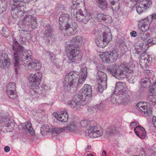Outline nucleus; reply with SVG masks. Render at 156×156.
<instances>
[{
    "instance_id": "obj_1",
    "label": "nucleus",
    "mask_w": 156,
    "mask_h": 156,
    "mask_svg": "<svg viewBox=\"0 0 156 156\" xmlns=\"http://www.w3.org/2000/svg\"><path fill=\"white\" fill-rule=\"evenodd\" d=\"M12 49L14 51V68L16 74L21 70L22 64H25V61L27 62H30L26 65L28 70L35 69L36 65L35 62L36 60H34L32 58V53L30 50L24 49V47L20 45L16 41L13 43Z\"/></svg>"
},
{
    "instance_id": "obj_2",
    "label": "nucleus",
    "mask_w": 156,
    "mask_h": 156,
    "mask_svg": "<svg viewBox=\"0 0 156 156\" xmlns=\"http://www.w3.org/2000/svg\"><path fill=\"white\" fill-rule=\"evenodd\" d=\"M73 21V19L68 13L62 14L60 16L59 29L64 36H70L76 34L77 25Z\"/></svg>"
},
{
    "instance_id": "obj_3",
    "label": "nucleus",
    "mask_w": 156,
    "mask_h": 156,
    "mask_svg": "<svg viewBox=\"0 0 156 156\" xmlns=\"http://www.w3.org/2000/svg\"><path fill=\"white\" fill-rule=\"evenodd\" d=\"M80 5H84V0H72L71 14L72 16L76 18L79 22L86 24L92 18V13L87 11L83 12L79 8Z\"/></svg>"
},
{
    "instance_id": "obj_4",
    "label": "nucleus",
    "mask_w": 156,
    "mask_h": 156,
    "mask_svg": "<svg viewBox=\"0 0 156 156\" xmlns=\"http://www.w3.org/2000/svg\"><path fill=\"white\" fill-rule=\"evenodd\" d=\"M87 76V71L85 69H81L80 73L72 71L68 73L66 76L64 84L65 87H70L76 84L83 83Z\"/></svg>"
},
{
    "instance_id": "obj_5",
    "label": "nucleus",
    "mask_w": 156,
    "mask_h": 156,
    "mask_svg": "<svg viewBox=\"0 0 156 156\" xmlns=\"http://www.w3.org/2000/svg\"><path fill=\"white\" fill-rule=\"evenodd\" d=\"M33 11L30 10L22 12L23 18L20 20L17 23L19 27L21 29L27 28L28 30H31L37 26L36 18L32 15Z\"/></svg>"
},
{
    "instance_id": "obj_6",
    "label": "nucleus",
    "mask_w": 156,
    "mask_h": 156,
    "mask_svg": "<svg viewBox=\"0 0 156 156\" xmlns=\"http://www.w3.org/2000/svg\"><path fill=\"white\" fill-rule=\"evenodd\" d=\"M115 90L116 92L119 93V100L122 103L130 101L133 97V93L128 89L125 82H117Z\"/></svg>"
},
{
    "instance_id": "obj_7",
    "label": "nucleus",
    "mask_w": 156,
    "mask_h": 156,
    "mask_svg": "<svg viewBox=\"0 0 156 156\" xmlns=\"http://www.w3.org/2000/svg\"><path fill=\"white\" fill-rule=\"evenodd\" d=\"M128 65L126 63L123 62L121 63L119 67L116 64H114L111 66H108L107 70L116 79L121 80L126 76L127 70H129Z\"/></svg>"
},
{
    "instance_id": "obj_8",
    "label": "nucleus",
    "mask_w": 156,
    "mask_h": 156,
    "mask_svg": "<svg viewBox=\"0 0 156 156\" xmlns=\"http://www.w3.org/2000/svg\"><path fill=\"white\" fill-rule=\"evenodd\" d=\"M78 47V45L75 44L69 45L68 57L72 63H79L82 60L83 55L79 48H76Z\"/></svg>"
},
{
    "instance_id": "obj_9",
    "label": "nucleus",
    "mask_w": 156,
    "mask_h": 156,
    "mask_svg": "<svg viewBox=\"0 0 156 156\" xmlns=\"http://www.w3.org/2000/svg\"><path fill=\"white\" fill-rule=\"evenodd\" d=\"M101 67L102 69H100L99 67L98 66L97 69L98 71L96 77V81L97 83L96 89L97 91L100 93L103 92V90L105 89L107 87V75L102 71L104 68V66H101Z\"/></svg>"
},
{
    "instance_id": "obj_10",
    "label": "nucleus",
    "mask_w": 156,
    "mask_h": 156,
    "mask_svg": "<svg viewBox=\"0 0 156 156\" xmlns=\"http://www.w3.org/2000/svg\"><path fill=\"white\" fill-rule=\"evenodd\" d=\"M37 0H13L14 2L12 5L11 15L15 18L19 16V13L23 11L24 6L20 4L19 1L25 3H28L31 1L35 2Z\"/></svg>"
},
{
    "instance_id": "obj_11",
    "label": "nucleus",
    "mask_w": 156,
    "mask_h": 156,
    "mask_svg": "<svg viewBox=\"0 0 156 156\" xmlns=\"http://www.w3.org/2000/svg\"><path fill=\"white\" fill-rule=\"evenodd\" d=\"M99 56L103 62L111 63L118 59V51L115 50L112 51L102 52L99 54Z\"/></svg>"
},
{
    "instance_id": "obj_12",
    "label": "nucleus",
    "mask_w": 156,
    "mask_h": 156,
    "mask_svg": "<svg viewBox=\"0 0 156 156\" xmlns=\"http://www.w3.org/2000/svg\"><path fill=\"white\" fill-rule=\"evenodd\" d=\"M92 89L88 84H85L79 91L77 97L80 100H86L87 103L92 98Z\"/></svg>"
},
{
    "instance_id": "obj_13",
    "label": "nucleus",
    "mask_w": 156,
    "mask_h": 156,
    "mask_svg": "<svg viewBox=\"0 0 156 156\" xmlns=\"http://www.w3.org/2000/svg\"><path fill=\"white\" fill-rule=\"evenodd\" d=\"M42 77L41 72H37L35 74H30L29 80L31 88L35 92L39 93V85Z\"/></svg>"
},
{
    "instance_id": "obj_14",
    "label": "nucleus",
    "mask_w": 156,
    "mask_h": 156,
    "mask_svg": "<svg viewBox=\"0 0 156 156\" xmlns=\"http://www.w3.org/2000/svg\"><path fill=\"white\" fill-rule=\"evenodd\" d=\"M136 109L141 115L145 116H149L151 115L152 111L147 104L145 102H140L136 105Z\"/></svg>"
},
{
    "instance_id": "obj_15",
    "label": "nucleus",
    "mask_w": 156,
    "mask_h": 156,
    "mask_svg": "<svg viewBox=\"0 0 156 156\" xmlns=\"http://www.w3.org/2000/svg\"><path fill=\"white\" fill-rule=\"evenodd\" d=\"M102 130L98 125H91L88 129V136L92 138L100 136L103 133Z\"/></svg>"
},
{
    "instance_id": "obj_16",
    "label": "nucleus",
    "mask_w": 156,
    "mask_h": 156,
    "mask_svg": "<svg viewBox=\"0 0 156 156\" xmlns=\"http://www.w3.org/2000/svg\"><path fill=\"white\" fill-rule=\"evenodd\" d=\"M151 20L147 16L146 18L140 20L138 22L139 29L142 32L148 30L151 23Z\"/></svg>"
},
{
    "instance_id": "obj_17",
    "label": "nucleus",
    "mask_w": 156,
    "mask_h": 156,
    "mask_svg": "<svg viewBox=\"0 0 156 156\" xmlns=\"http://www.w3.org/2000/svg\"><path fill=\"white\" fill-rule=\"evenodd\" d=\"M79 101L77 99H73L67 102V105L69 107L74 110H77L80 109V106L81 105H84L87 104V101L86 100L83 101L82 100H80Z\"/></svg>"
},
{
    "instance_id": "obj_18",
    "label": "nucleus",
    "mask_w": 156,
    "mask_h": 156,
    "mask_svg": "<svg viewBox=\"0 0 156 156\" xmlns=\"http://www.w3.org/2000/svg\"><path fill=\"white\" fill-rule=\"evenodd\" d=\"M149 95L147 98L148 101L153 105L156 104V82L149 90Z\"/></svg>"
},
{
    "instance_id": "obj_19",
    "label": "nucleus",
    "mask_w": 156,
    "mask_h": 156,
    "mask_svg": "<svg viewBox=\"0 0 156 156\" xmlns=\"http://www.w3.org/2000/svg\"><path fill=\"white\" fill-rule=\"evenodd\" d=\"M150 63L149 56L147 54L140 56L139 64L141 68L144 70H147L149 64Z\"/></svg>"
},
{
    "instance_id": "obj_20",
    "label": "nucleus",
    "mask_w": 156,
    "mask_h": 156,
    "mask_svg": "<svg viewBox=\"0 0 156 156\" xmlns=\"http://www.w3.org/2000/svg\"><path fill=\"white\" fill-rule=\"evenodd\" d=\"M53 115L58 120L62 122H66L68 119V114L66 111H62L60 113H54Z\"/></svg>"
},
{
    "instance_id": "obj_21",
    "label": "nucleus",
    "mask_w": 156,
    "mask_h": 156,
    "mask_svg": "<svg viewBox=\"0 0 156 156\" xmlns=\"http://www.w3.org/2000/svg\"><path fill=\"white\" fill-rule=\"evenodd\" d=\"M135 133L136 135L142 139H144L146 136V133L142 127L137 126L134 129Z\"/></svg>"
},
{
    "instance_id": "obj_22",
    "label": "nucleus",
    "mask_w": 156,
    "mask_h": 156,
    "mask_svg": "<svg viewBox=\"0 0 156 156\" xmlns=\"http://www.w3.org/2000/svg\"><path fill=\"white\" fill-rule=\"evenodd\" d=\"M134 67L135 65L133 64H131V66H129L128 65V66L129 70H127V73H126V77L127 78L129 82L131 83L134 82V81L135 76L134 75L133 73L132 72L133 71Z\"/></svg>"
},
{
    "instance_id": "obj_23",
    "label": "nucleus",
    "mask_w": 156,
    "mask_h": 156,
    "mask_svg": "<svg viewBox=\"0 0 156 156\" xmlns=\"http://www.w3.org/2000/svg\"><path fill=\"white\" fill-rule=\"evenodd\" d=\"M19 31L20 34V41L21 43L24 42L23 38L26 40L28 39L30 37V34L27 30H19Z\"/></svg>"
},
{
    "instance_id": "obj_24",
    "label": "nucleus",
    "mask_w": 156,
    "mask_h": 156,
    "mask_svg": "<svg viewBox=\"0 0 156 156\" xmlns=\"http://www.w3.org/2000/svg\"><path fill=\"white\" fill-rule=\"evenodd\" d=\"M45 30L44 32V35L46 36V37H53V30L51 26L48 24H46L44 27Z\"/></svg>"
},
{
    "instance_id": "obj_25",
    "label": "nucleus",
    "mask_w": 156,
    "mask_h": 156,
    "mask_svg": "<svg viewBox=\"0 0 156 156\" xmlns=\"http://www.w3.org/2000/svg\"><path fill=\"white\" fill-rule=\"evenodd\" d=\"M78 125H79V123L78 122H73L64 127V129L72 132L74 133L77 129Z\"/></svg>"
},
{
    "instance_id": "obj_26",
    "label": "nucleus",
    "mask_w": 156,
    "mask_h": 156,
    "mask_svg": "<svg viewBox=\"0 0 156 156\" xmlns=\"http://www.w3.org/2000/svg\"><path fill=\"white\" fill-rule=\"evenodd\" d=\"M10 64V62L6 57H1L0 60V66L4 69L8 68Z\"/></svg>"
},
{
    "instance_id": "obj_27",
    "label": "nucleus",
    "mask_w": 156,
    "mask_h": 156,
    "mask_svg": "<svg viewBox=\"0 0 156 156\" xmlns=\"http://www.w3.org/2000/svg\"><path fill=\"white\" fill-rule=\"evenodd\" d=\"M95 42L97 45L100 48L105 47L108 44L107 42H105L103 39L100 38V37H97L96 38Z\"/></svg>"
},
{
    "instance_id": "obj_28",
    "label": "nucleus",
    "mask_w": 156,
    "mask_h": 156,
    "mask_svg": "<svg viewBox=\"0 0 156 156\" xmlns=\"http://www.w3.org/2000/svg\"><path fill=\"white\" fill-rule=\"evenodd\" d=\"M94 16L97 18L98 21H105L106 20L107 16L105 15L101 12H97L94 13Z\"/></svg>"
},
{
    "instance_id": "obj_29",
    "label": "nucleus",
    "mask_w": 156,
    "mask_h": 156,
    "mask_svg": "<svg viewBox=\"0 0 156 156\" xmlns=\"http://www.w3.org/2000/svg\"><path fill=\"white\" fill-rule=\"evenodd\" d=\"M139 3L140 6H143L146 10L151 6L152 2L151 0H142Z\"/></svg>"
},
{
    "instance_id": "obj_30",
    "label": "nucleus",
    "mask_w": 156,
    "mask_h": 156,
    "mask_svg": "<svg viewBox=\"0 0 156 156\" xmlns=\"http://www.w3.org/2000/svg\"><path fill=\"white\" fill-rule=\"evenodd\" d=\"M140 84L142 87L147 88L151 85V82L149 79L145 78L141 80Z\"/></svg>"
},
{
    "instance_id": "obj_31",
    "label": "nucleus",
    "mask_w": 156,
    "mask_h": 156,
    "mask_svg": "<svg viewBox=\"0 0 156 156\" xmlns=\"http://www.w3.org/2000/svg\"><path fill=\"white\" fill-rule=\"evenodd\" d=\"M103 40L107 42L108 44L109 42L112 39L111 33L110 32H104L102 35Z\"/></svg>"
},
{
    "instance_id": "obj_32",
    "label": "nucleus",
    "mask_w": 156,
    "mask_h": 156,
    "mask_svg": "<svg viewBox=\"0 0 156 156\" xmlns=\"http://www.w3.org/2000/svg\"><path fill=\"white\" fill-rule=\"evenodd\" d=\"M99 7L102 10H104L107 8L108 5L105 0H98Z\"/></svg>"
},
{
    "instance_id": "obj_33",
    "label": "nucleus",
    "mask_w": 156,
    "mask_h": 156,
    "mask_svg": "<svg viewBox=\"0 0 156 156\" xmlns=\"http://www.w3.org/2000/svg\"><path fill=\"white\" fill-rule=\"evenodd\" d=\"M25 129H27L30 135H33L34 134V131L32 127L31 123L30 122H26L24 123Z\"/></svg>"
},
{
    "instance_id": "obj_34",
    "label": "nucleus",
    "mask_w": 156,
    "mask_h": 156,
    "mask_svg": "<svg viewBox=\"0 0 156 156\" xmlns=\"http://www.w3.org/2000/svg\"><path fill=\"white\" fill-rule=\"evenodd\" d=\"M112 8L113 10L116 11L119 8V3L118 2H114L112 1L111 2Z\"/></svg>"
},
{
    "instance_id": "obj_35",
    "label": "nucleus",
    "mask_w": 156,
    "mask_h": 156,
    "mask_svg": "<svg viewBox=\"0 0 156 156\" xmlns=\"http://www.w3.org/2000/svg\"><path fill=\"white\" fill-rule=\"evenodd\" d=\"M82 40L83 37H82L77 36L72 38L70 40V43H80L82 41Z\"/></svg>"
},
{
    "instance_id": "obj_36",
    "label": "nucleus",
    "mask_w": 156,
    "mask_h": 156,
    "mask_svg": "<svg viewBox=\"0 0 156 156\" xmlns=\"http://www.w3.org/2000/svg\"><path fill=\"white\" fill-rule=\"evenodd\" d=\"M9 93L8 92V90H6V92L9 97L12 99H14L17 96L16 94V90H10Z\"/></svg>"
},
{
    "instance_id": "obj_37",
    "label": "nucleus",
    "mask_w": 156,
    "mask_h": 156,
    "mask_svg": "<svg viewBox=\"0 0 156 156\" xmlns=\"http://www.w3.org/2000/svg\"><path fill=\"white\" fill-rule=\"evenodd\" d=\"M50 131L49 126L46 124L44 125L41 128V133L42 135L45 132H49Z\"/></svg>"
},
{
    "instance_id": "obj_38",
    "label": "nucleus",
    "mask_w": 156,
    "mask_h": 156,
    "mask_svg": "<svg viewBox=\"0 0 156 156\" xmlns=\"http://www.w3.org/2000/svg\"><path fill=\"white\" fill-rule=\"evenodd\" d=\"M16 84L13 82H10L8 83L7 85L6 90H8V92L9 93L10 90L16 89Z\"/></svg>"
},
{
    "instance_id": "obj_39",
    "label": "nucleus",
    "mask_w": 156,
    "mask_h": 156,
    "mask_svg": "<svg viewBox=\"0 0 156 156\" xmlns=\"http://www.w3.org/2000/svg\"><path fill=\"white\" fill-rule=\"evenodd\" d=\"M136 10L137 12L139 14H141L143 12H145L146 11L145 9L143 6H140V3H139V5L136 6Z\"/></svg>"
},
{
    "instance_id": "obj_40",
    "label": "nucleus",
    "mask_w": 156,
    "mask_h": 156,
    "mask_svg": "<svg viewBox=\"0 0 156 156\" xmlns=\"http://www.w3.org/2000/svg\"><path fill=\"white\" fill-rule=\"evenodd\" d=\"M91 122H90L87 119L83 120L80 121V124L82 126L84 127L87 126L89 123L91 124Z\"/></svg>"
},
{
    "instance_id": "obj_41",
    "label": "nucleus",
    "mask_w": 156,
    "mask_h": 156,
    "mask_svg": "<svg viewBox=\"0 0 156 156\" xmlns=\"http://www.w3.org/2000/svg\"><path fill=\"white\" fill-rule=\"evenodd\" d=\"M117 129L114 126L111 127L109 129V130L107 131V133L108 135H113L116 132Z\"/></svg>"
},
{
    "instance_id": "obj_42",
    "label": "nucleus",
    "mask_w": 156,
    "mask_h": 156,
    "mask_svg": "<svg viewBox=\"0 0 156 156\" xmlns=\"http://www.w3.org/2000/svg\"><path fill=\"white\" fill-rule=\"evenodd\" d=\"M10 32L9 30L6 28H3L2 30V34L5 37H8L9 35Z\"/></svg>"
},
{
    "instance_id": "obj_43",
    "label": "nucleus",
    "mask_w": 156,
    "mask_h": 156,
    "mask_svg": "<svg viewBox=\"0 0 156 156\" xmlns=\"http://www.w3.org/2000/svg\"><path fill=\"white\" fill-rule=\"evenodd\" d=\"M140 38L142 40L145 41L148 38L150 35L148 33H142L140 34Z\"/></svg>"
},
{
    "instance_id": "obj_44",
    "label": "nucleus",
    "mask_w": 156,
    "mask_h": 156,
    "mask_svg": "<svg viewBox=\"0 0 156 156\" xmlns=\"http://www.w3.org/2000/svg\"><path fill=\"white\" fill-rule=\"evenodd\" d=\"M5 125V126L10 130L12 129L13 128V124L11 120H9L8 121L6 122Z\"/></svg>"
},
{
    "instance_id": "obj_45",
    "label": "nucleus",
    "mask_w": 156,
    "mask_h": 156,
    "mask_svg": "<svg viewBox=\"0 0 156 156\" xmlns=\"http://www.w3.org/2000/svg\"><path fill=\"white\" fill-rule=\"evenodd\" d=\"M147 42L150 44H156V38H150L147 41Z\"/></svg>"
},
{
    "instance_id": "obj_46",
    "label": "nucleus",
    "mask_w": 156,
    "mask_h": 156,
    "mask_svg": "<svg viewBox=\"0 0 156 156\" xmlns=\"http://www.w3.org/2000/svg\"><path fill=\"white\" fill-rule=\"evenodd\" d=\"M99 107V105H96L93 106L90 108V112H97Z\"/></svg>"
},
{
    "instance_id": "obj_47",
    "label": "nucleus",
    "mask_w": 156,
    "mask_h": 156,
    "mask_svg": "<svg viewBox=\"0 0 156 156\" xmlns=\"http://www.w3.org/2000/svg\"><path fill=\"white\" fill-rule=\"evenodd\" d=\"M138 156H146V153L144 148H142L140 150Z\"/></svg>"
},
{
    "instance_id": "obj_48",
    "label": "nucleus",
    "mask_w": 156,
    "mask_h": 156,
    "mask_svg": "<svg viewBox=\"0 0 156 156\" xmlns=\"http://www.w3.org/2000/svg\"><path fill=\"white\" fill-rule=\"evenodd\" d=\"M36 65H35V69L36 70H39L41 68V64L40 62L37 60H35Z\"/></svg>"
},
{
    "instance_id": "obj_49",
    "label": "nucleus",
    "mask_w": 156,
    "mask_h": 156,
    "mask_svg": "<svg viewBox=\"0 0 156 156\" xmlns=\"http://www.w3.org/2000/svg\"><path fill=\"white\" fill-rule=\"evenodd\" d=\"M148 45L146 42L143 43V44H140V47L142 49H144V50L147 49L148 48Z\"/></svg>"
},
{
    "instance_id": "obj_50",
    "label": "nucleus",
    "mask_w": 156,
    "mask_h": 156,
    "mask_svg": "<svg viewBox=\"0 0 156 156\" xmlns=\"http://www.w3.org/2000/svg\"><path fill=\"white\" fill-rule=\"evenodd\" d=\"M147 17L149 18L151 20L152 22L153 19H156V14L153 13L151 15L148 16Z\"/></svg>"
},
{
    "instance_id": "obj_51",
    "label": "nucleus",
    "mask_w": 156,
    "mask_h": 156,
    "mask_svg": "<svg viewBox=\"0 0 156 156\" xmlns=\"http://www.w3.org/2000/svg\"><path fill=\"white\" fill-rule=\"evenodd\" d=\"M152 122L154 126L156 128V117H153L152 119Z\"/></svg>"
},
{
    "instance_id": "obj_52",
    "label": "nucleus",
    "mask_w": 156,
    "mask_h": 156,
    "mask_svg": "<svg viewBox=\"0 0 156 156\" xmlns=\"http://www.w3.org/2000/svg\"><path fill=\"white\" fill-rule=\"evenodd\" d=\"M137 124V123L136 121L131 122L130 123V127L131 128H134L135 126H136Z\"/></svg>"
},
{
    "instance_id": "obj_53",
    "label": "nucleus",
    "mask_w": 156,
    "mask_h": 156,
    "mask_svg": "<svg viewBox=\"0 0 156 156\" xmlns=\"http://www.w3.org/2000/svg\"><path fill=\"white\" fill-rule=\"evenodd\" d=\"M130 35L131 37H135L136 36V33L135 31H132L130 33Z\"/></svg>"
},
{
    "instance_id": "obj_54",
    "label": "nucleus",
    "mask_w": 156,
    "mask_h": 156,
    "mask_svg": "<svg viewBox=\"0 0 156 156\" xmlns=\"http://www.w3.org/2000/svg\"><path fill=\"white\" fill-rule=\"evenodd\" d=\"M4 150L5 152H8L10 151V148L9 146H6L4 147Z\"/></svg>"
},
{
    "instance_id": "obj_55",
    "label": "nucleus",
    "mask_w": 156,
    "mask_h": 156,
    "mask_svg": "<svg viewBox=\"0 0 156 156\" xmlns=\"http://www.w3.org/2000/svg\"><path fill=\"white\" fill-rule=\"evenodd\" d=\"M111 102L113 104H115L116 102V98H114L112 97L111 98Z\"/></svg>"
},
{
    "instance_id": "obj_56",
    "label": "nucleus",
    "mask_w": 156,
    "mask_h": 156,
    "mask_svg": "<svg viewBox=\"0 0 156 156\" xmlns=\"http://www.w3.org/2000/svg\"><path fill=\"white\" fill-rule=\"evenodd\" d=\"M142 53V52L141 51V50L139 49L136 50L135 52V53L137 54H140Z\"/></svg>"
},
{
    "instance_id": "obj_57",
    "label": "nucleus",
    "mask_w": 156,
    "mask_h": 156,
    "mask_svg": "<svg viewBox=\"0 0 156 156\" xmlns=\"http://www.w3.org/2000/svg\"><path fill=\"white\" fill-rule=\"evenodd\" d=\"M106 152L104 150H103L102 152V156H106Z\"/></svg>"
},
{
    "instance_id": "obj_58",
    "label": "nucleus",
    "mask_w": 156,
    "mask_h": 156,
    "mask_svg": "<svg viewBox=\"0 0 156 156\" xmlns=\"http://www.w3.org/2000/svg\"><path fill=\"white\" fill-rule=\"evenodd\" d=\"M91 148V146L90 145H88L87 147V150H89Z\"/></svg>"
},
{
    "instance_id": "obj_59",
    "label": "nucleus",
    "mask_w": 156,
    "mask_h": 156,
    "mask_svg": "<svg viewBox=\"0 0 156 156\" xmlns=\"http://www.w3.org/2000/svg\"><path fill=\"white\" fill-rule=\"evenodd\" d=\"M49 55L50 56V57L51 58H53V56L54 55V54L53 53H50L49 54Z\"/></svg>"
},
{
    "instance_id": "obj_60",
    "label": "nucleus",
    "mask_w": 156,
    "mask_h": 156,
    "mask_svg": "<svg viewBox=\"0 0 156 156\" xmlns=\"http://www.w3.org/2000/svg\"><path fill=\"white\" fill-rule=\"evenodd\" d=\"M132 2H139L140 0H130Z\"/></svg>"
},
{
    "instance_id": "obj_61",
    "label": "nucleus",
    "mask_w": 156,
    "mask_h": 156,
    "mask_svg": "<svg viewBox=\"0 0 156 156\" xmlns=\"http://www.w3.org/2000/svg\"><path fill=\"white\" fill-rule=\"evenodd\" d=\"M86 156H93V155L91 154H88Z\"/></svg>"
}]
</instances>
